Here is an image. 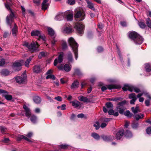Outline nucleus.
<instances>
[{
	"label": "nucleus",
	"mask_w": 151,
	"mask_h": 151,
	"mask_svg": "<svg viewBox=\"0 0 151 151\" xmlns=\"http://www.w3.org/2000/svg\"><path fill=\"white\" fill-rule=\"evenodd\" d=\"M129 37L136 44H141L143 41L142 37L134 31H130L129 33Z\"/></svg>",
	"instance_id": "1"
},
{
	"label": "nucleus",
	"mask_w": 151,
	"mask_h": 151,
	"mask_svg": "<svg viewBox=\"0 0 151 151\" xmlns=\"http://www.w3.org/2000/svg\"><path fill=\"white\" fill-rule=\"evenodd\" d=\"M68 42L69 45L72 47L73 51L75 54V59L77 60L78 58V44L76 42L74 39L72 37L69 38Z\"/></svg>",
	"instance_id": "2"
},
{
	"label": "nucleus",
	"mask_w": 151,
	"mask_h": 151,
	"mask_svg": "<svg viewBox=\"0 0 151 151\" xmlns=\"http://www.w3.org/2000/svg\"><path fill=\"white\" fill-rule=\"evenodd\" d=\"M24 45L25 46L29 51L32 52L38 50V47L39 46V45L36 42H33L31 44L25 42L24 43Z\"/></svg>",
	"instance_id": "3"
},
{
	"label": "nucleus",
	"mask_w": 151,
	"mask_h": 151,
	"mask_svg": "<svg viewBox=\"0 0 151 151\" xmlns=\"http://www.w3.org/2000/svg\"><path fill=\"white\" fill-rule=\"evenodd\" d=\"M6 8L8 10H10V14L7 16L6 18V22L7 24L10 25L13 22V19L14 17V15L11 9L10 8L9 5L7 4H5Z\"/></svg>",
	"instance_id": "4"
},
{
	"label": "nucleus",
	"mask_w": 151,
	"mask_h": 151,
	"mask_svg": "<svg viewBox=\"0 0 151 151\" xmlns=\"http://www.w3.org/2000/svg\"><path fill=\"white\" fill-rule=\"evenodd\" d=\"M127 90L131 92H133V91L136 93H138L141 92V90L139 88L135 86L129 84H125L123 85V91H125Z\"/></svg>",
	"instance_id": "5"
},
{
	"label": "nucleus",
	"mask_w": 151,
	"mask_h": 151,
	"mask_svg": "<svg viewBox=\"0 0 151 151\" xmlns=\"http://www.w3.org/2000/svg\"><path fill=\"white\" fill-rule=\"evenodd\" d=\"M85 16L84 14L82 13L81 11H79L75 12L74 17L76 20L80 21L83 20Z\"/></svg>",
	"instance_id": "6"
},
{
	"label": "nucleus",
	"mask_w": 151,
	"mask_h": 151,
	"mask_svg": "<svg viewBox=\"0 0 151 151\" xmlns=\"http://www.w3.org/2000/svg\"><path fill=\"white\" fill-rule=\"evenodd\" d=\"M73 17V12L72 11L68 10L64 13V18H66L68 21H72Z\"/></svg>",
	"instance_id": "7"
},
{
	"label": "nucleus",
	"mask_w": 151,
	"mask_h": 151,
	"mask_svg": "<svg viewBox=\"0 0 151 151\" xmlns=\"http://www.w3.org/2000/svg\"><path fill=\"white\" fill-rule=\"evenodd\" d=\"M75 27L79 34H81L83 33L84 26L83 24L77 22L76 24Z\"/></svg>",
	"instance_id": "8"
},
{
	"label": "nucleus",
	"mask_w": 151,
	"mask_h": 151,
	"mask_svg": "<svg viewBox=\"0 0 151 151\" xmlns=\"http://www.w3.org/2000/svg\"><path fill=\"white\" fill-rule=\"evenodd\" d=\"M24 63L23 60H21L19 61L15 62L13 64V69L17 71L20 70L22 64Z\"/></svg>",
	"instance_id": "9"
},
{
	"label": "nucleus",
	"mask_w": 151,
	"mask_h": 151,
	"mask_svg": "<svg viewBox=\"0 0 151 151\" xmlns=\"http://www.w3.org/2000/svg\"><path fill=\"white\" fill-rule=\"evenodd\" d=\"M26 78V75L23 74L21 76H17L15 78L16 82L19 83H23L25 82Z\"/></svg>",
	"instance_id": "10"
},
{
	"label": "nucleus",
	"mask_w": 151,
	"mask_h": 151,
	"mask_svg": "<svg viewBox=\"0 0 151 151\" xmlns=\"http://www.w3.org/2000/svg\"><path fill=\"white\" fill-rule=\"evenodd\" d=\"M59 69L60 70H64L66 72H68L70 70L71 68V65H69L68 64H65L64 66L60 65L58 66Z\"/></svg>",
	"instance_id": "11"
},
{
	"label": "nucleus",
	"mask_w": 151,
	"mask_h": 151,
	"mask_svg": "<svg viewBox=\"0 0 151 151\" xmlns=\"http://www.w3.org/2000/svg\"><path fill=\"white\" fill-rule=\"evenodd\" d=\"M63 53L61 52L59 55L58 59H55L54 62V65L55 66H56L58 63H60L62 62L63 60Z\"/></svg>",
	"instance_id": "12"
},
{
	"label": "nucleus",
	"mask_w": 151,
	"mask_h": 151,
	"mask_svg": "<svg viewBox=\"0 0 151 151\" xmlns=\"http://www.w3.org/2000/svg\"><path fill=\"white\" fill-rule=\"evenodd\" d=\"M49 0H44L42 4V9L45 10L48 8L50 4Z\"/></svg>",
	"instance_id": "13"
},
{
	"label": "nucleus",
	"mask_w": 151,
	"mask_h": 151,
	"mask_svg": "<svg viewBox=\"0 0 151 151\" xmlns=\"http://www.w3.org/2000/svg\"><path fill=\"white\" fill-rule=\"evenodd\" d=\"M7 24L10 26V27H12V24H14V27L12 30V33L13 36H16V34L17 32V26L16 24H15V23L14 22V20H13V22L10 25H8Z\"/></svg>",
	"instance_id": "14"
},
{
	"label": "nucleus",
	"mask_w": 151,
	"mask_h": 151,
	"mask_svg": "<svg viewBox=\"0 0 151 151\" xmlns=\"http://www.w3.org/2000/svg\"><path fill=\"white\" fill-rule=\"evenodd\" d=\"M116 110L120 114H123V101L118 103L116 107Z\"/></svg>",
	"instance_id": "15"
},
{
	"label": "nucleus",
	"mask_w": 151,
	"mask_h": 151,
	"mask_svg": "<svg viewBox=\"0 0 151 151\" xmlns=\"http://www.w3.org/2000/svg\"><path fill=\"white\" fill-rule=\"evenodd\" d=\"M23 108L25 111L26 116L29 118L31 115V113L30 110L26 105H24L23 106Z\"/></svg>",
	"instance_id": "16"
},
{
	"label": "nucleus",
	"mask_w": 151,
	"mask_h": 151,
	"mask_svg": "<svg viewBox=\"0 0 151 151\" xmlns=\"http://www.w3.org/2000/svg\"><path fill=\"white\" fill-rule=\"evenodd\" d=\"M101 137L105 141H109L113 140L114 139V137L111 136H107L105 135H103L101 136Z\"/></svg>",
	"instance_id": "17"
},
{
	"label": "nucleus",
	"mask_w": 151,
	"mask_h": 151,
	"mask_svg": "<svg viewBox=\"0 0 151 151\" xmlns=\"http://www.w3.org/2000/svg\"><path fill=\"white\" fill-rule=\"evenodd\" d=\"M64 13L59 12L56 15L55 18L56 20L60 21L64 18Z\"/></svg>",
	"instance_id": "18"
},
{
	"label": "nucleus",
	"mask_w": 151,
	"mask_h": 151,
	"mask_svg": "<svg viewBox=\"0 0 151 151\" xmlns=\"http://www.w3.org/2000/svg\"><path fill=\"white\" fill-rule=\"evenodd\" d=\"M47 31L49 35L52 38H55V34L53 30L51 28L48 27H47Z\"/></svg>",
	"instance_id": "19"
},
{
	"label": "nucleus",
	"mask_w": 151,
	"mask_h": 151,
	"mask_svg": "<svg viewBox=\"0 0 151 151\" xmlns=\"http://www.w3.org/2000/svg\"><path fill=\"white\" fill-rule=\"evenodd\" d=\"M31 35L32 36H38L40 38H42V36L41 35L40 32L38 30H34L31 32Z\"/></svg>",
	"instance_id": "20"
},
{
	"label": "nucleus",
	"mask_w": 151,
	"mask_h": 151,
	"mask_svg": "<svg viewBox=\"0 0 151 151\" xmlns=\"http://www.w3.org/2000/svg\"><path fill=\"white\" fill-rule=\"evenodd\" d=\"M116 134V137L117 139H120L123 136V130L121 129L118 131V132H115Z\"/></svg>",
	"instance_id": "21"
},
{
	"label": "nucleus",
	"mask_w": 151,
	"mask_h": 151,
	"mask_svg": "<svg viewBox=\"0 0 151 151\" xmlns=\"http://www.w3.org/2000/svg\"><path fill=\"white\" fill-rule=\"evenodd\" d=\"M126 138H130L132 136V134L131 131L129 130H127L125 132H124L123 130V135Z\"/></svg>",
	"instance_id": "22"
},
{
	"label": "nucleus",
	"mask_w": 151,
	"mask_h": 151,
	"mask_svg": "<svg viewBox=\"0 0 151 151\" xmlns=\"http://www.w3.org/2000/svg\"><path fill=\"white\" fill-rule=\"evenodd\" d=\"M41 71V69L39 65L35 66L33 68V71L36 73H38Z\"/></svg>",
	"instance_id": "23"
},
{
	"label": "nucleus",
	"mask_w": 151,
	"mask_h": 151,
	"mask_svg": "<svg viewBox=\"0 0 151 151\" xmlns=\"http://www.w3.org/2000/svg\"><path fill=\"white\" fill-rule=\"evenodd\" d=\"M145 68L147 72H151V63H147L145 64Z\"/></svg>",
	"instance_id": "24"
},
{
	"label": "nucleus",
	"mask_w": 151,
	"mask_h": 151,
	"mask_svg": "<svg viewBox=\"0 0 151 151\" xmlns=\"http://www.w3.org/2000/svg\"><path fill=\"white\" fill-rule=\"evenodd\" d=\"M24 139L25 140L29 142H32V141L30 140L27 137L25 136L22 135H19L18 136L17 140L18 141H20L21 139Z\"/></svg>",
	"instance_id": "25"
},
{
	"label": "nucleus",
	"mask_w": 151,
	"mask_h": 151,
	"mask_svg": "<svg viewBox=\"0 0 151 151\" xmlns=\"http://www.w3.org/2000/svg\"><path fill=\"white\" fill-rule=\"evenodd\" d=\"M72 32V27L70 26H68V27H66L63 29V32L67 33H70Z\"/></svg>",
	"instance_id": "26"
},
{
	"label": "nucleus",
	"mask_w": 151,
	"mask_h": 151,
	"mask_svg": "<svg viewBox=\"0 0 151 151\" xmlns=\"http://www.w3.org/2000/svg\"><path fill=\"white\" fill-rule=\"evenodd\" d=\"M139 108L138 105L137 104L136 105L135 108L134 107H132L131 109L132 112L134 114H135L137 113L138 111L140 112V111H139Z\"/></svg>",
	"instance_id": "27"
},
{
	"label": "nucleus",
	"mask_w": 151,
	"mask_h": 151,
	"mask_svg": "<svg viewBox=\"0 0 151 151\" xmlns=\"http://www.w3.org/2000/svg\"><path fill=\"white\" fill-rule=\"evenodd\" d=\"M67 58L69 62H72L73 61V58L72 53L70 52L67 55Z\"/></svg>",
	"instance_id": "28"
},
{
	"label": "nucleus",
	"mask_w": 151,
	"mask_h": 151,
	"mask_svg": "<svg viewBox=\"0 0 151 151\" xmlns=\"http://www.w3.org/2000/svg\"><path fill=\"white\" fill-rule=\"evenodd\" d=\"M79 85V82L77 80L75 81L72 83L71 87L72 89L78 88Z\"/></svg>",
	"instance_id": "29"
},
{
	"label": "nucleus",
	"mask_w": 151,
	"mask_h": 151,
	"mask_svg": "<svg viewBox=\"0 0 151 151\" xmlns=\"http://www.w3.org/2000/svg\"><path fill=\"white\" fill-rule=\"evenodd\" d=\"M144 117V115L141 113L138 114L134 116V118L137 120L138 121L139 119L143 118Z\"/></svg>",
	"instance_id": "30"
},
{
	"label": "nucleus",
	"mask_w": 151,
	"mask_h": 151,
	"mask_svg": "<svg viewBox=\"0 0 151 151\" xmlns=\"http://www.w3.org/2000/svg\"><path fill=\"white\" fill-rule=\"evenodd\" d=\"M78 99L81 101L86 102L88 101V99L86 97L82 96H80L78 97Z\"/></svg>",
	"instance_id": "31"
},
{
	"label": "nucleus",
	"mask_w": 151,
	"mask_h": 151,
	"mask_svg": "<svg viewBox=\"0 0 151 151\" xmlns=\"http://www.w3.org/2000/svg\"><path fill=\"white\" fill-rule=\"evenodd\" d=\"M124 114L128 118H130L132 116H133V114L131 113L128 110H127L124 113Z\"/></svg>",
	"instance_id": "32"
},
{
	"label": "nucleus",
	"mask_w": 151,
	"mask_h": 151,
	"mask_svg": "<svg viewBox=\"0 0 151 151\" xmlns=\"http://www.w3.org/2000/svg\"><path fill=\"white\" fill-rule=\"evenodd\" d=\"M8 93H6L3 95V97H4L8 101H10L12 99V96L11 95L8 94Z\"/></svg>",
	"instance_id": "33"
},
{
	"label": "nucleus",
	"mask_w": 151,
	"mask_h": 151,
	"mask_svg": "<svg viewBox=\"0 0 151 151\" xmlns=\"http://www.w3.org/2000/svg\"><path fill=\"white\" fill-rule=\"evenodd\" d=\"M33 100L37 104H39L41 102L40 98L38 96H35L33 98Z\"/></svg>",
	"instance_id": "34"
},
{
	"label": "nucleus",
	"mask_w": 151,
	"mask_h": 151,
	"mask_svg": "<svg viewBox=\"0 0 151 151\" xmlns=\"http://www.w3.org/2000/svg\"><path fill=\"white\" fill-rule=\"evenodd\" d=\"M72 105L75 108L78 107L80 105V103L78 101H75L72 102Z\"/></svg>",
	"instance_id": "35"
},
{
	"label": "nucleus",
	"mask_w": 151,
	"mask_h": 151,
	"mask_svg": "<svg viewBox=\"0 0 151 151\" xmlns=\"http://www.w3.org/2000/svg\"><path fill=\"white\" fill-rule=\"evenodd\" d=\"M32 56H30L26 60L25 63V65L27 67H29V63L32 58Z\"/></svg>",
	"instance_id": "36"
},
{
	"label": "nucleus",
	"mask_w": 151,
	"mask_h": 151,
	"mask_svg": "<svg viewBox=\"0 0 151 151\" xmlns=\"http://www.w3.org/2000/svg\"><path fill=\"white\" fill-rule=\"evenodd\" d=\"M59 147L61 149H71V147L68 145H60L59 146Z\"/></svg>",
	"instance_id": "37"
},
{
	"label": "nucleus",
	"mask_w": 151,
	"mask_h": 151,
	"mask_svg": "<svg viewBox=\"0 0 151 151\" xmlns=\"http://www.w3.org/2000/svg\"><path fill=\"white\" fill-rule=\"evenodd\" d=\"M30 119L31 122L33 123H35L37 122V117L35 116L34 115H32L31 116Z\"/></svg>",
	"instance_id": "38"
},
{
	"label": "nucleus",
	"mask_w": 151,
	"mask_h": 151,
	"mask_svg": "<svg viewBox=\"0 0 151 151\" xmlns=\"http://www.w3.org/2000/svg\"><path fill=\"white\" fill-rule=\"evenodd\" d=\"M139 125V124L138 122H134L132 123V127L133 129H137Z\"/></svg>",
	"instance_id": "39"
},
{
	"label": "nucleus",
	"mask_w": 151,
	"mask_h": 151,
	"mask_svg": "<svg viewBox=\"0 0 151 151\" xmlns=\"http://www.w3.org/2000/svg\"><path fill=\"white\" fill-rule=\"evenodd\" d=\"M88 6L90 9L94 11L95 8L94 7L93 4L90 2H87Z\"/></svg>",
	"instance_id": "40"
},
{
	"label": "nucleus",
	"mask_w": 151,
	"mask_h": 151,
	"mask_svg": "<svg viewBox=\"0 0 151 151\" xmlns=\"http://www.w3.org/2000/svg\"><path fill=\"white\" fill-rule=\"evenodd\" d=\"M119 86L115 85H110L107 86V88L109 89L115 88L117 89L119 88Z\"/></svg>",
	"instance_id": "41"
},
{
	"label": "nucleus",
	"mask_w": 151,
	"mask_h": 151,
	"mask_svg": "<svg viewBox=\"0 0 151 151\" xmlns=\"http://www.w3.org/2000/svg\"><path fill=\"white\" fill-rule=\"evenodd\" d=\"M146 23L147 26L150 28H151V20L149 18H147L146 20Z\"/></svg>",
	"instance_id": "42"
},
{
	"label": "nucleus",
	"mask_w": 151,
	"mask_h": 151,
	"mask_svg": "<svg viewBox=\"0 0 151 151\" xmlns=\"http://www.w3.org/2000/svg\"><path fill=\"white\" fill-rule=\"evenodd\" d=\"M62 46L63 50H65L67 48V45L65 41H62Z\"/></svg>",
	"instance_id": "43"
},
{
	"label": "nucleus",
	"mask_w": 151,
	"mask_h": 151,
	"mask_svg": "<svg viewBox=\"0 0 151 151\" xmlns=\"http://www.w3.org/2000/svg\"><path fill=\"white\" fill-rule=\"evenodd\" d=\"M138 24L139 27L142 29L146 27V25L143 22H139Z\"/></svg>",
	"instance_id": "44"
},
{
	"label": "nucleus",
	"mask_w": 151,
	"mask_h": 151,
	"mask_svg": "<svg viewBox=\"0 0 151 151\" xmlns=\"http://www.w3.org/2000/svg\"><path fill=\"white\" fill-rule=\"evenodd\" d=\"M92 136L94 138L96 139H99L100 138L99 135L97 133H94L92 134Z\"/></svg>",
	"instance_id": "45"
},
{
	"label": "nucleus",
	"mask_w": 151,
	"mask_h": 151,
	"mask_svg": "<svg viewBox=\"0 0 151 151\" xmlns=\"http://www.w3.org/2000/svg\"><path fill=\"white\" fill-rule=\"evenodd\" d=\"M1 74L4 76H7L9 74V71L7 70H4L1 72Z\"/></svg>",
	"instance_id": "46"
},
{
	"label": "nucleus",
	"mask_w": 151,
	"mask_h": 151,
	"mask_svg": "<svg viewBox=\"0 0 151 151\" xmlns=\"http://www.w3.org/2000/svg\"><path fill=\"white\" fill-rule=\"evenodd\" d=\"M136 95L134 93H132L130 94H129V99H137L136 97L135 96Z\"/></svg>",
	"instance_id": "47"
},
{
	"label": "nucleus",
	"mask_w": 151,
	"mask_h": 151,
	"mask_svg": "<svg viewBox=\"0 0 151 151\" xmlns=\"http://www.w3.org/2000/svg\"><path fill=\"white\" fill-rule=\"evenodd\" d=\"M93 126L95 127L96 129H98L100 128V124L98 122H96L93 124Z\"/></svg>",
	"instance_id": "48"
},
{
	"label": "nucleus",
	"mask_w": 151,
	"mask_h": 151,
	"mask_svg": "<svg viewBox=\"0 0 151 151\" xmlns=\"http://www.w3.org/2000/svg\"><path fill=\"white\" fill-rule=\"evenodd\" d=\"M5 60L4 58H1L0 60V66H3L5 63Z\"/></svg>",
	"instance_id": "49"
},
{
	"label": "nucleus",
	"mask_w": 151,
	"mask_h": 151,
	"mask_svg": "<svg viewBox=\"0 0 151 151\" xmlns=\"http://www.w3.org/2000/svg\"><path fill=\"white\" fill-rule=\"evenodd\" d=\"M106 105L107 108H112L113 107V105L112 103L110 102L107 103L106 104Z\"/></svg>",
	"instance_id": "50"
},
{
	"label": "nucleus",
	"mask_w": 151,
	"mask_h": 151,
	"mask_svg": "<svg viewBox=\"0 0 151 151\" xmlns=\"http://www.w3.org/2000/svg\"><path fill=\"white\" fill-rule=\"evenodd\" d=\"M0 129L1 130V132L3 134H5V132L6 131L7 129L6 128L4 127H0Z\"/></svg>",
	"instance_id": "51"
},
{
	"label": "nucleus",
	"mask_w": 151,
	"mask_h": 151,
	"mask_svg": "<svg viewBox=\"0 0 151 151\" xmlns=\"http://www.w3.org/2000/svg\"><path fill=\"white\" fill-rule=\"evenodd\" d=\"M46 78L47 79L50 78L53 80H55V76L51 74L48 75Z\"/></svg>",
	"instance_id": "52"
},
{
	"label": "nucleus",
	"mask_w": 151,
	"mask_h": 151,
	"mask_svg": "<svg viewBox=\"0 0 151 151\" xmlns=\"http://www.w3.org/2000/svg\"><path fill=\"white\" fill-rule=\"evenodd\" d=\"M121 98L119 97H116L112 98H109V100L110 101H116L119 100Z\"/></svg>",
	"instance_id": "53"
},
{
	"label": "nucleus",
	"mask_w": 151,
	"mask_h": 151,
	"mask_svg": "<svg viewBox=\"0 0 151 151\" xmlns=\"http://www.w3.org/2000/svg\"><path fill=\"white\" fill-rule=\"evenodd\" d=\"M146 132L147 134H150L151 133V127H148L146 129Z\"/></svg>",
	"instance_id": "54"
},
{
	"label": "nucleus",
	"mask_w": 151,
	"mask_h": 151,
	"mask_svg": "<svg viewBox=\"0 0 151 151\" xmlns=\"http://www.w3.org/2000/svg\"><path fill=\"white\" fill-rule=\"evenodd\" d=\"M130 125V122L127 120L125 121V124L124 125V127L125 128H128V127Z\"/></svg>",
	"instance_id": "55"
},
{
	"label": "nucleus",
	"mask_w": 151,
	"mask_h": 151,
	"mask_svg": "<svg viewBox=\"0 0 151 151\" xmlns=\"http://www.w3.org/2000/svg\"><path fill=\"white\" fill-rule=\"evenodd\" d=\"M68 3L70 5H72L75 4V1L74 0H68Z\"/></svg>",
	"instance_id": "56"
},
{
	"label": "nucleus",
	"mask_w": 151,
	"mask_h": 151,
	"mask_svg": "<svg viewBox=\"0 0 151 151\" xmlns=\"http://www.w3.org/2000/svg\"><path fill=\"white\" fill-rule=\"evenodd\" d=\"M111 119L103 118L102 119V121L105 123H107V124L108 123V122Z\"/></svg>",
	"instance_id": "57"
},
{
	"label": "nucleus",
	"mask_w": 151,
	"mask_h": 151,
	"mask_svg": "<svg viewBox=\"0 0 151 151\" xmlns=\"http://www.w3.org/2000/svg\"><path fill=\"white\" fill-rule=\"evenodd\" d=\"M45 56V53L44 52H41L39 54L38 57L40 59L42 58V57H44Z\"/></svg>",
	"instance_id": "58"
},
{
	"label": "nucleus",
	"mask_w": 151,
	"mask_h": 151,
	"mask_svg": "<svg viewBox=\"0 0 151 151\" xmlns=\"http://www.w3.org/2000/svg\"><path fill=\"white\" fill-rule=\"evenodd\" d=\"M7 93V92L5 90L0 89V94H2V96H3V95Z\"/></svg>",
	"instance_id": "59"
},
{
	"label": "nucleus",
	"mask_w": 151,
	"mask_h": 151,
	"mask_svg": "<svg viewBox=\"0 0 151 151\" xmlns=\"http://www.w3.org/2000/svg\"><path fill=\"white\" fill-rule=\"evenodd\" d=\"M75 73L78 75L81 74V72L80 70L78 69H76L75 70Z\"/></svg>",
	"instance_id": "60"
},
{
	"label": "nucleus",
	"mask_w": 151,
	"mask_h": 151,
	"mask_svg": "<svg viewBox=\"0 0 151 151\" xmlns=\"http://www.w3.org/2000/svg\"><path fill=\"white\" fill-rule=\"evenodd\" d=\"M9 35V34L7 32H4L3 34V37L5 38L7 37Z\"/></svg>",
	"instance_id": "61"
},
{
	"label": "nucleus",
	"mask_w": 151,
	"mask_h": 151,
	"mask_svg": "<svg viewBox=\"0 0 151 151\" xmlns=\"http://www.w3.org/2000/svg\"><path fill=\"white\" fill-rule=\"evenodd\" d=\"M137 99H132L130 101V104H135V102L136 101Z\"/></svg>",
	"instance_id": "62"
},
{
	"label": "nucleus",
	"mask_w": 151,
	"mask_h": 151,
	"mask_svg": "<svg viewBox=\"0 0 151 151\" xmlns=\"http://www.w3.org/2000/svg\"><path fill=\"white\" fill-rule=\"evenodd\" d=\"M145 103L147 106H149L150 105V101L149 100H146L145 101Z\"/></svg>",
	"instance_id": "63"
},
{
	"label": "nucleus",
	"mask_w": 151,
	"mask_h": 151,
	"mask_svg": "<svg viewBox=\"0 0 151 151\" xmlns=\"http://www.w3.org/2000/svg\"><path fill=\"white\" fill-rule=\"evenodd\" d=\"M107 125V123H106L103 122L101 124L100 127L101 128H103L105 127Z\"/></svg>",
	"instance_id": "64"
}]
</instances>
